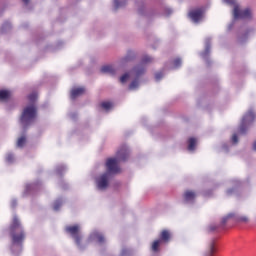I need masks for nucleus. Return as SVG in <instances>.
<instances>
[{"label":"nucleus","instance_id":"nucleus-1","mask_svg":"<svg viewBox=\"0 0 256 256\" xmlns=\"http://www.w3.org/2000/svg\"><path fill=\"white\" fill-rule=\"evenodd\" d=\"M129 157V147L127 145L122 146L116 154L115 158H109L106 161L107 171L96 177V187L99 191H105L109 187V182L111 177L119 173L121 169L119 168V161H127Z\"/></svg>","mask_w":256,"mask_h":256},{"label":"nucleus","instance_id":"nucleus-2","mask_svg":"<svg viewBox=\"0 0 256 256\" xmlns=\"http://www.w3.org/2000/svg\"><path fill=\"white\" fill-rule=\"evenodd\" d=\"M149 63H153V57L149 55H145L142 57L141 63L134 67L130 72L125 73L120 77V83H127L129 79H134L130 85V91H135L139 89V77L145 73V66L149 65Z\"/></svg>","mask_w":256,"mask_h":256},{"label":"nucleus","instance_id":"nucleus-3","mask_svg":"<svg viewBox=\"0 0 256 256\" xmlns=\"http://www.w3.org/2000/svg\"><path fill=\"white\" fill-rule=\"evenodd\" d=\"M10 235L12 238L11 252L14 256L21 255L23 251V242L25 241V231L21 226V221L17 216H13L12 224L10 226Z\"/></svg>","mask_w":256,"mask_h":256},{"label":"nucleus","instance_id":"nucleus-4","mask_svg":"<svg viewBox=\"0 0 256 256\" xmlns=\"http://www.w3.org/2000/svg\"><path fill=\"white\" fill-rule=\"evenodd\" d=\"M28 99L32 104L24 108L20 117V123L24 129H27V127L33 125V123H35V119L37 118V107L35 106L37 93L33 92L28 96Z\"/></svg>","mask_w":256,"mask_h":256},{"label":"nucleus","instance_id":"nucleus-5","mask_svg":"<svg viewBox=\"0 0 256 256\" xmlns=\"http://www.w3.org/2000/svg\"><path fill=\"white\" fill-rule=\"evenodd\" d=\"M228 5H233L234 19H251V9L246 8L244 10L239 9V4H236L235 0H223Z\"/></svg>","mask_w":256,"mask_h":256},{"label":"nucleus","instance_id":"nucleus-6","mask_svg":"<svg viewBox=\"0 0 256 256\" xmlns=\"http://www.w3.org/2000/svg\"><path fill=\"white\" fill-rule=\"evenodd\" d=\"M255 112L253 109H249L248 112L243 116L240 127H239V133L241 135H245L247 133V129L251 127L253 124V121H255Z\"/></svg>","mask_w":256,"mask_h":256},{"label":"nucleus","instance_id":"nucleus-7","mask_svg":"<svg viewBox=\"0 0 256 256\" xmlns=\"http://www.w3.org/2000/svg\"><path fill=\"white\" fill-rule=\"evenodd\" d=\"M65 231L66 233H69V235H71V237L75 240L78 249H83L81 246V239H83V236L81 235L79 225L67 226Z\"/></svg>","mask_w":256,"mask_h":256},{"label":"nucleus","instance_id":"nucleus-8","mask_svg":"<svg viewBox=\"0 0 256 256\" xmlns=\"http://www.w3.org/2000/svg\"><path fill=\"white\" fill-rule=\"evenodd\" d=\"M229 219H232L236 223H248L249 218L247 216H241V215H235L233 213L228 214L227 216H224L221 220V224L225 225L229 221Z\"/></svg>","mask_w":256,"mask_h":256},{"label":"nucleus","instance_id":"nucleus-9","mask_svg":"<svg viewBox=\"0 0 256 256\" xmlns=\"http://www.w3.org/2000/svg\"><path fill=\"white\" fill-rule=\"evenodd\" d=\"M189 18L193 23H201L203 21V10L202 8H197L189 12Z\"/></svg>","mask_w":256,"mask_h":256},{"label":"nucleus","instance_id":"nucleus-10","mask_svg":"<svg viewBox=\"0 0 256 256\" xmlns=\"http://www.w3.org/2000/svg\"><path fill=\"white\" fill-rule=\"evenodd\" d=\"M88 241L89 243H98L99 245H103V243H105V237L101 232L94 231L90 234Z\"/></svg>","mask_w":256,"mask_h":256},{"label":"nucleus","instance_id":"nucleus-11","mask_svg":"<svg viewBox=\"0 0 256 256\" xmlns=\"http://www.w3.org/2000/svg\"><path fill=\"white\" fill-rule=\"evenodd\" d=\"M39 189H41V184L39 182L33 183V184H27L24 191V196L31 195L32 193L39 191Z\"/></svg>","mask_w":256,"mask_h":256},{"label":"nucleus","instance_id":"nucleus-12","mask_svg":"<svg viewBox=\"0 0 256 256\" xmlns=\"http://www.w3.org/2000/svg\"><path fill=\"white\" fill-rule=\"evenodd\" d=\"M209 53H211V38H206L205 40V50L200 54V57L207 61L209 57Z\"/></svg>","mask_w":256,"mask_h":256},{"label":"nucleus","instance_id":"nucleus-13","mask_svg":"<svg viewBox=\"0 0 256 256\" xmlns=\"http://www.w3.org/2000/svg\"><path fill=\"white\" fill-rule=\"evenodd\" d=\"M83 93H85V89L83 87L73 88L71 90L70 97L72 100H75V99H77V97H81V95H83Z\"/></svg>","mask_w":256,"mask_h":256},{"label":"nucleus","instance_id":"nucleus-14","mask_svg":"<svg viewBox=\"0 0 256 256\" xmlns=\"http://www.w3.org/2000/svg\"><path fill=\"white\" fill-rule=\"evenodd\" d=\"M196 194L193 191H186L184 193V202L185 203H193L195 201Z\"/></svg>","mask_w":256,"mask_h":256},{"label":"nucleus","instance_id":"nucleus-15","mask_svg":"<svg viewBox=\"0 0 256 256\" xmlns=\"http://www.w3.org/2000/svg\"><path fill=\"white\" fill-rule=\"evenodd\" d=\"M101 73H108L109 75H115L117 73V69L113 67V65H105L100 69Z\"/></svg>","mask_w":256,"mask_h":256},{"label":"nucleus","instance_id":"nucleus-16","mask_svg":"<svg viewBox=\"0 0 256 256\" xmlns=\"http://www.w3.org/2000/svg\"><path fill=\"white\" fill-rule=\"evenodd\" d=\"M135 59V52L128 51L127 55L121 59V65H125V63H129V61H133Z\"/></svg>","mask_w":256,"mask_h":256},{"label":"nucleus","instance_id":"nucleus-17","mask_svg":"<svg viewBox=\"0 0 256 256\" xmlns=\"http://www.w3.org/2000/svg\"><path fill=\"white\" fill-rule=\"evenodd\" d=\"M215 253V240H212L208 245V251L204 253V256H213Z\"/></svg>","mask_w":256,"mask_h":256},{"label":"nucleus","instance_id":"nucleus-18","mask_svg":"<svg viewBox=\"0 0 256 256\" xmlns=\"http://www.w3.org/2000/svg\"><path fill=\"white\" fill-rule=\"evenodd\" d=\"M181 65H182V61L180 60V58H176V59L173 61V63H172L171 66L166 65V66L164 67V69H179V67H181Z\"/></svg>","mask_w":256,"mask_h":256},{"label":"nucleus","instance_id":"nucleus-19","mask_svg":"<svg viewBox=\"0 0 256 256\" xmlns=\"http://www.w3.org/2000/svg\"><path fill=\"white\" fill-rule=\"evenodd\" d=\"M195 147H197V139L190 138L188 140V151H190V152L195 151Z\"/></svg>","mask_w":256,"mask_h":256},{"label":"nucleus","instance_id":"nucleus-20","mask_svg":"<svg viewBox=\"0 0 256 256\" xmlns=\"http://www.w3.org/2000/svg\"><path fill=\"white\" fill-rule=\"evenodd\" d=\"M11 97V92L8 90H0V101H7Z\"/></svg>","mask_w":256,"mask_h":256},{"label":"nucleus","instance_id":"nucleus-21","mask_svg":"<svg viewBox=\"0 0 256 256\" xmlns=\"http://www.w3.org/2000/svg\"><path fill=\"white\" fill-rule=\"evenodd\" d=\"M170 237H171V234L169 233V231L163 230L160 235L159 241H161V242L164 241L165 243H167V241H169Z\"/></svg>","mask_w":256,"mask_h":256},{"label":"nucleus","instance_id":"nucleus-22","mask_svg":"<svg viewBox=\"0 0 256 256\" xmlns=\"http://www.w3.org/2000/svg\"><path fill=\"white\" fill-rule=\"evenodd\" d=\"M127 5V0H114V8L121 9V7H125Z\"/></svg>","mask_w":256,"mask_h":256},{"label":"nucleus","instance_id":"nucleus-23","mask_svg":"<svg viewBox=\"0 0 256 256\" xmlns=\"http://www.w3.org/2000/svg\"><path fill=\"white\" fill-rule=\"evenodd\" d=\"M65 171H67V166H65V165H58L56 167V175H63V173H65Z\"/></svg>","mask_w":256,"mask_h":256},{"label":"nucleus","instance_id":"nucleus-24","mask_svg":"<svg viewBox=\"0 0 256 256\" xmlns=\"http://www.w3.org/2000/svg\"><path fill=\"white\" fill-rule=\"evenodd\" d=\"M63 203H64L63 199L56 200L53 204L54 211H59V209H61V206L63 205Z\"/></svg>","mask_w":256,"mask_h":256},{"label":"nucleus","instance_id":"nucleus-25","mask_svg":"<svg viewBox=\"0 0 256 256\" xmlns=\"http://www.w3.org/2000/svg\"><path fill=\"white\" fill-rule=\"evenodd\" d=\"M101 107H102V109H105V111H109L110 109L113 108V103H111V102H102Z\"/></svg>","mask_w":256,"mask_h":256},{"label":"nucleus","instance_id":"nucleus-26","mask_svg":"<svg viewBox=\"0 0 256 256\" xmlns=\"http://www.w3.org/2000/svg\"><path fill=\"white\" fill-rule=\"evenodd\" d=\"M25 143H27V139L25 138V136H22L17 141V147H23Z\"/></svg>","mask_w":256,"mask_h":256},{"label":"nucleus","instance_id":"nucleus-27","mask_svg":"<svg viewBox=\"0 0 256 256\" xmlns=\"http://www.w3.org/2000/svg\"><path fill=\"white\" fill-rule=\"evenodd\" d=\"M133 254V251L131 249L124 248L121 251L120 256H131Z\"/></svg>","mask_w":256,"mask_h":256},{"label":"nucleus","instance_id":"nucleus-28","mask_svg":"<svg viewBox=\"0 0 256 256\" xmlns=\"http://www.w3.org/2000/svg\"><path fill=\"white\" fill-rule=\"evenodd\" d=\"M11 29V22H5L2 25V33H5Z\"/></svg>","mask_w":256,"mask_h":256},{"label":"nucleus","instance_id":"nucleus-29","mask_svg":"<svg viewBox=\"0 0 256 256\" xmlns=\"http://www.w3.org/2000/svg\"><path fill=\"white\" fill-rule=\"evenodd\" d=\"M15 162V156H13L11 153H8L6 155V163H14Z\"/></svg>","mask_w":256,"mask_h":256},{"label":"nucleus","instance_id":"nucleus-30","mask_svg":"<svg viewBox=\"0 0 256 256\" xmlns=\"http://www.w3.org/2000/svg\"><path fill=\"white\" fill-rule=\"evenodd\" d=\"M159 245H161V240H156L152 244V251H158Z\"/></svg>","mask_w":256,"mask_h":256},{"label":"nucleus","instance_id":"nucleus-31","mask_svg":"<svg viewBox=\"0 0 256 256\" xmlns=\"http://www.w3.org/2000/svg\"><path fill=\"white\" fill-rule=\"evenodd\" d=\"M164 76H165V73H163V71L158 72L155 74V80L159 81L160 79H163Z\"/></svg>","mask_w":256,"mask_h":256},{"label":"nucleus","instance_id":"nucleus-32","mask_svg":"<svg viewBox=\"0 0 256 256\" xmlns=\"http://www.w3.org/2000/svg\"><path fill=\"white\" fill-rule=\"evenodd\" d=\"M231 141L233 145H237V143H239V137L237 136V134H233Z\"/></svg>","mask_w":256,"mask_h":256},{"label":"nucleus","instance_id":"nucleus-33","mask_svg":"<svg viewBox=\"0 0 256 256\" xmlns=\"http://www.w3.org/2000/svg\"><path fill=\"white\" fill-rule=\"evenodd\" d=\"M209 230L210 231H217V225H215V224L210 225Z\"/></svg>","mask_w":256,"mask_h":256},{"label":"nucleus","instance_id":"nucleus-34","mask_svg":"<svg viewBox=\"0 0 256 256\" xmlns=\"http://www.w3.org/2000/svg\"><path fill=\"white\" fill-rule=\"evenodd\" d=\"M11 207H12V209H15L17 207V200L11 201Z\"/></svg>","mask_w":256,"mask_h":256},{"label":"nucleus","instance_id":"nucleus-35","mask_svg":"<svg viewBox=\"0 0 256 256\" xmlns=\"http://www.w3.org/2000/svg\"><path fill=\"white\" fill-rule=\"evenodd\" d=\"M226 193L227 195H233V193H235V188L228 189Z\"/></svg>","mask_w":256,"mask_h":256},{"label":"nucleus","instance_id":"nucleus-36","mask_svg":"<svg viewBox=\"0 0 256 256\" xmlns=\"http://www.w3.org/2000/svg\"><path fill=\"white\" fill-rule=\"evenodd\" d=\"M171 13H173V11L169 8L166 9V15H171Z\"/></svg>","mask_w":256,"mask_h":256},{"label":"nucleus","instance_id":"nucleus-37","mask_svg":"<svg viewBox=\"0 0 256 256\" xmlns=\"http://www.w3.org/2000/svg\"><path fill=\"white\" fill-rule=\"evenodd\" d=\"M22 1V3H24V5L27 7V5H29V1L30 0H21Z\"/></svg>","mask_w":256,"mask_h":256},{"label":"nucleus","instance_id":"nucleus-38","mask_svg":"<svg viewBox=\"0 0 256 256\" xmlns=\"http://www.w3.org/2000/svg\"><path fill=\"white\" fill-rule=\"evenodd\" d=\"M224 151H228L226 144L223 145Z\"/></svg>","mask_w":256,"mask_h":256},{"label":"nucleus","instance_id":"nucleus-39","mask_svg":"<svg viewBox=\"0 0 256 256\" xmlns=\"http://www.w3.org/2000/svg\"><path fill=\"white\" fill-rule=\"evenodd\" d=\"M228 29H229V30L233 29V24H230V25L228 26Z\"/></svg>","mask_w":256,"mask_h":256},{"label":"nucleus","instance_id":"nucleus-40","mask_svg":"<svg viewBox=\"0 0 256 256\" xmlns=\"http://www.w3.org/2000/svg\"><path fill=\"white\" fill-rule=\"evenodd\" d=\"M253 149H254V151H256V141L253 144Z\"/></svg>","mask_w":256,"mask_h":256},{"label":"nucleus","instance_id":"nucleus-41","mask_svg":"<svg viewBox=\"0 0 256 256\" xmlns=\"http://www.w3.org/2000/svg\"><path fill=\"white\" fill-rule=\"evenodd\" d=\"M239 41H240V43H243L244 40L242 38H239Z\"/></svg>","mask_w":256,"mask_h":256},{"label":"nucleus","instance_id":"nucleus-42","mask_svg":"<svg viewBox=\"0 0 256 256\" xmlns=\"http://www.w3.org/2000/svg\"><path fill=\"white\" fill-rule=\"evenodd\" d=\"M72 119H75V116H71Z\"/></svg>","mask_w":256,"mask_h":256}]
</instances>
